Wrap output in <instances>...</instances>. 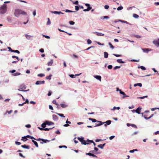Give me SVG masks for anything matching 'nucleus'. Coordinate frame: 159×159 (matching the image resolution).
<instances>
[{
    "label": "nucleus",
    "instance_id": "f257e3e1",
    "mask_svg": "<svg viewBox=\"0 0 159 159\" xmlns=\"http://www.w3.org/2000/svg\"><path fill=\"white\" fill-rule=\"evenodd\" d=\"M14 14L16 16L18 17L20 14L26 15V13L19 9H17L15 10Z\"/></svg>",
    "mask_w": 159,
    "mask_h": 159
},
{
    "label": "nucleus",
    "instance_id": "f03ea898",
    "mask_svg": "<svg viewBox=\"0 0 159 159\" xmlns=\"http://www.w3.org/2000/svg\"><path fill=\"white\" fill-rule=\"evenodd\" d=\"M7 5L4 4L0 7V13L1 14H4L7 11Z\"/></svg>",
    "mask_w": 159,
    "mask_h": 159
},
{
    "label": "nucleus",
    "instance_id": "7ed1b4c3",
    "mask_svg": "<svg viewBox=\"0 0 159 159\" xmlns=\"http://www.w3.org/2000/svg\"><path fill=\"white\" fill-rule=\"evenodd\" d=\"M153 43L157 47H159V39L154 40Z\"/></svg>",
    "mask_w": 159,
    "mask_h": 159
},
{
    "label": "nucleus",
    "instance_id": "20e7f679",
    "mask_svg": "<svg viewBox=\"0 0 159 159\" xmlns=\"http://www.w3.org/2000/svg\"><path fill=\"white\" fill-rule=\"evenodd\" d=\"M97 122L95 124V126H100L103 124V123H102L101 121L97 120Z\"/></svg>",
    "mask_w": 159,
    "mask_h": 159
},
{
    "label": "nucleus",
    "instance_id": "39448f33",
    "mask_svg": "<svg viewBox=\"0 0 159 159\" xmlns=\"http://www.w3.org/2000/svg\"><path fill=\"white\" fill-rule=\"evenodd\" d=\"M19 88L21 89H25L26 86L25 84H23L20 86Z\"/></svg>",
    "mask_w": 159,
    "mask_h": 159
},
{
    "label": "nucleus",
    "instance_id": "423d86ee",
    "mask_svg": "<svg viewBox=\"0 0 159 159\" xmlns=\"http://www.w3.org/2000/svg\"><path fill=\"white\" fill-rule=\"evenodd\" d=\"M45 83L44 81H37L35 83V84L37 85L40 84H43Z\"/></svg>",
    "mask_w": 159,
    "mask_h": 159
},
{
    "label": "nucleus",
    "instance_id": "0eeeda50",
    "mask_svg": "<svg viewBox=\"0 0 159 159\" xmlns=\"http://www.w3.org/2000/svg\"><path fill=\"white\" fill-rule=\"evenodd\" d=\"M142 108H140V107H139L136 110H134L133 111H135L136 113L139 114H140V111L141 110Z\"/></svg>",
    "mask_w": 159,
    "mask_h": 159
},
{
    "label": "nucleus",
    "instance_id": "6e6552de",
    "mask_svg": "<svg viewBox=\"0 0 159 159\" xmlns=\"http://www.w3.org/2000/svg\"><path fill=\"white\" fill-rule=\"evenodd\" d=\"M127 126H128V127L130 126H131L134 127L135 128H137V126H136V125H135L134 124L127 123Z\"/></svg>",
    "mask_w": 159,
    "mask_h": 159
},
{
    "label": "nucleus",
    "instance_id": "1a4fd4ad",
    "mask_svg": "<svg viewBox=\"0 0 159 159\" xmlns=\"http://www.w3.org/2000/svg\"><path fill=\"white\" fill-rule=\"evenodd\" d=\"M86 154L89 155V156H92L93 157H94L96 158H97V157L95 155H94V154L91 153L90 152H89L88 153H87Z\"/></svg>",
    "mask_w": 159,
    "mask_h": 159
},
{
    "label": "nucleus",
    "instance_id": "9d476101",
    "mask_svg": "<svg viewBox=\"0 0 159 159\" xmlns=\"http://www.w3.org/2000/svg\"><path fill=\"white\" fill-rule=\"evenodd\" d=\"M52 13H54L55 14H59V15L60 14H63L61 11H52Z\"/></svg>",
    "mask_w": 159,
    "mask_h": 159
},
{
    "label": "nucleus",
    "instance_id": "9b49d317",
    "mask_svg": "<svg viewBox=\"0 0 159 159\" xmlns=\"http://www.w3.org/2000/svg\"><path fill=\"white\" fill-rule=\"evenodd\" d=\"M21 147L22 148H26V149H29L30 148V146H29L26 145H25V144L24 145H21Z\"/></svg>",
    "mask_w": 159,
    "mask_h": 159
},
{
    "label": "nucleus",
    "instance_id": "f8f14e48",
    "mask_svg": "<svg viewBox=\"0 0 159 159\" xmlns=\"http://www.w3.org/2000/svg\"><path fill=\"white\" fill-rule=\"evenodd\" d=\"M93 33H96L97 34V36H104V34H102V33H98V32H93Z\"/></svg>",
    "mask_w": 159,
    "mask_h": 159
},
{
    "label": "nucleus",
    "instance_id": "ddd939ff",
    "mask_svg": "<svg viewBox=\"0 0 159 159\" xmlns=\"http://www.w3.org/2000/svg\"><path fill=\"white\" fill-rule=\"evenodd\" d=\"M153 116V114H152L151 115V116H150L149 117H147V115H145L144 116V118L145 119H147V120H148V119H149L150 118H151L152 117V116Z\"/></svg>",
    "mask_w": 159,
    "mask_h": 159
},
{
    "label": "nucleus",
    "instance_id": "4468645a",
    "mask_svg": "<svg viewBox=\"0 0 159 159\" xmlns=\"http://www.w3.org/2000/svg\"><path fill=\"white\" fill-rule=\"evenodd\" d=\"M53 61L52 60H51L48 63V65L49 66H51L53 64Z\"/></svg>",
    "mask_w": 159,
    "mask_h": 159
},
{
    "label": "nucleus",
    "instance_id": "2eb2a0df",
    "mask_svg": "<svg viewBox=\"0 0 159 159\" xmlns=\"http://www.w3.org/2000/svg\"><path fill=\"white\" fill-rule=\"evenodd\" d=\"M52 117H53V119L54 120H56L58 119V116L56 115H53Z\"/></svg>",
    "mask_w": 159,
    "mask_h": 159
},
{
    "label": "nucleus",
    "instance_id": "dca6fc26",
    "mask_svg": "<svg viewBox=\"0 0 159 159\" xmlns=\"http://www.w3.org/2000/svg\"><path fill=\"white\" fill-rule=\"evenodd\" d=\"M60 105L61 107L63 108H66L68 106L67 105L64 103L61 104Z\"/></svg>",
    "mask_w": 159,
    "mask_h": 159
},
{
    "label": "nucleus",
    "instance_id": "f3484780",
    "mask_svg": "<svg viewBox=\"0 0 159 159\" xmlns=\"http://www.w3.org/2000/svg\"><path fill=\"white\" fill-rule=\"evenodd\" d=\"M142 49L144 52H148L150 51L148 48H142Z\"/></svg>",
    "mask_w": 159,
    "mask_h": 159
},
{
    "label": "nucleus",
    "instance_id": "a211bd4d",
    "mask_svg": "<svg viewBox=\"0 0 159 159\" xmlns=\"http://www.w3.org/2000/svg\"><path fill=\"white\" fill-rule=\"evenodd\" d=\"M116 61L117 62L120 63H125V62L124 61H122V59H117L116 60Z\"/></svg>",
    "mask_w": 159,
    "mask_h": 159
},
{
    "label": "nucleus",
    "instance_id": "6ab92c4d",
    "mask_svg": "<svg viewBox=\"0 0 159 159\" xmlns=\"http://www.w3.org/2000/svg\"><path fill=\"white\" fill-rule=\"evenodd\" d=\"M95 78H96L98 80H99L100 81L101 80V77L99 75H96L94 76Z\"/></svg>",
    "mask_w": 159,
    "mask_h": 159
},
{
    "label": "nucleus",
    "instance_id": "aec40b11",
    "mask_svg": "<svg viewBox=\"0 0 159 159\" xmlns=\"http://www.w3.org/2000/svg\"><path fill=\"white\" fill-rule=\"evenodd\" d=\"M111 120H108L107 121L105 122H103L102 123H103V124H105V123H106V124H107V125H110V124H111Z\"/></svg>",
    "mask_w": 159,
    "mask_h": 159
},
{
    "label": "nucleus",
    "instance_id": "412c9836",
    "mask_svg": "<svg viewBox=\"0 0 159 159\" xmlns=\"http://www.w3.org/2000/svg\"><path fill=\"white\" fill-rule=\"evenodd\" d=\"M32 142L34 143L35 146L36 147H38L39 146L38 144V143L36 141H35L34 140H32Z\"/></svg>",
    "mask_w": 159,
    "mask_h": 159
},
{
    "label": "nucleus",
    "instance_id": "4be33fe9",
    "mask_svg": "<svg viewBox=\"0 0 159 159\" xmlns=\"http://www.w3.org/2000/svg\"><path fill=\"white\" fill-rule=\"evenodd\" d=\"M47 125H53L54 124V123L52 122H49L48 121H46Z\"/></svg>",
    "mask_w": 159,
    "mask_h": 159
},
{
    "label": "nucleus",
    "instance_id": "5701e85b",
    "mask_svg": "<svg viewBox=\"0 0 159 159\" xmlns=\"http://www.w3.org/2000/svg\"><path fill=\"white\" fill-rule=\"evenodd\" d=\"M92 7H88L87 9H85L83 10V11H89L90 10L92 9Z\"/></svg>",
    "mask_w": 159,
    "mask_h": 159
},
{
    "label": "nucleus",
    "instance_id": "b1692460",
    "mask_svg": "<svg viewBox=\"0 0 159 159\" xmlns=\"http://www.w3.org/2000/svg\"><path fill=\"white\" fill-rule=\"evenodd\" d=\"M27 140V139L26 136L22 137V139H21V140H22L24 142H25V141H26Z\"/></svg>",
    "mask_w": 159,
    "mask_h": 159
},
{
    "label": "nucleus",
    "instance_id": "393cba45",
    "mask_svg": "<svg viewBox=\"0 0 159 159\" xmlns=\"http://www.w3.org/2000/svg\"><path fill=\"white\" fill-rule=\"evenodd\" d=\"M81 143L83 144L84 145H86V144H89V143H87L85 140H84V139L82 141V142Z\"/></svg>",
    "mask_w": 159,
    "mask_h": 159
},
{
    "label": "nucleus",
    "instance_id": "a878e982",
    "mask_svg": "<svg viewBox=\"0 0 159 159\" xmlns=\"http://www.w3.org/2000/svg\"><path fill=\"white\" fill-rule=\"evenodd\" d=\"M46 122H45L42 124L41 126L43 127V128H44L46 127Z\"/></svg>",
    "mask_w": 159,
    "mask_h": 159
},
{
    "label": "nucleus",
    "instance_id": "bb28decb",
    "mask_svg": "<svg viewBox=\"0 0 159 159\" xmlns=\"http://www.w3.org/2000/svg\"><path fill=\"white\" fill-rule=\"evenodd\" d=\"M137 86H139V87H141L142 86V84L141 83H137V84H135L134 85V87H136Z\"/></svg>",
    "mask_w": 159,
    "mask_h": 159
},
{
    "label": "nucleus",
    "instance_id": "cd10ccee",
    "mask_svg": "<svg viewBox=\"0 0 159 159\" xmlns=\"http://www.w3.org/2000/svg\"><path fill=\"white\" fill-rule=\"evenodd\" d=\"M89 120L92 121L93 122H95L97 121V120L95 119H94L89 118Z\"/></svg>",
    "mask_w": 159,
    "mask_h": 159
},
{
    "label": "nucleus",
    "instance_id": "c85d7f7f",
    "mask_svg": "<svg viewBox=\"0 0 159 159\" xmlns=\"http://www.w3.org/2000/svg\"><path fill=\"white\" fill-rule=\"evenodd\" d=\"M25 36L26 39H30L31 38V37H32L31 36L28 35L27 34H25Z\"/></svg>",
    "mask_w": 159,
    "mask_h": 159
},
{
    "label": "nucleus",
    "instance_id": "c756f323",
    "mask_svg": "<svg viewBox=\"0 0 159 159\" xmlns=\"http://www.w3.org/2000/svg\"><path fill=\"white\" fill-rule=\"evenodd\" d=\"M108 53L107 52H104V57L105 58H107L108 57Z\"/></svg>",
    "mask_w": 159,
    "mask_h": 159
},
{
    "label": "nucleus",
    "instance_id": "7c9ffc66",
    "mask_svg": "<svg viewBox=\"0 0 159 159\" xmlns=\"http://www.w3.org/2000/svg\"><path fill=\"white\" fill-rule=\"evenodd\" d=\"M138 68H140L142 70H146V69L145 67L143 66H140Z\"/></svg>",
    "mask_w": 159,
    "mask_h": 159
},
{
    "label": "nucleus",
    "instance_id": "2f4dec72",
    "mask_svg": "<svg viewBox=\"0 0 159 159\" xmlns=\"http://www.w3.org/2000/svg\"><path fill=\"white\" fill-rule=\"evenodd\" d=\"M78 139L81 143L82 141L84 139V138L83 137H78Z\"/></svg>",
    "mask_w": 159,
    "mask_h": 159
},
{
    "label": "nucleus",
    "instance_id": "473e14b6",
    "mask_svg": "<svg viewBox=\"0 0 159 159\" xmlns=\"http://www.w3.org/2000/svg\"><path fill=\"white\" fill-rule=\"evenodd\" d=\"M52 76V75H49V76H47L46 78L47 79H48V80H51V77Z\"/></svg>",
    "mask_w": 159,
    "mask_h": 159
},
{
    "label": "nucleus",
    "instance_id": "72a5a7b5",
    "mask_svg": "<svg viewBox=\"0 0 159 159\" xmlns=\"http://www.w3.org/2000/svg\"><path fill=\"white\" fill-rule=\"evenodd\" d=\"M65 11L66 12H75V11H73L71 10H70L68 9H66Z\"/></svg>",
    "mask_w": 159,
    "mask_h": 159
},
{
    "label": "nucleus",
    "instance_id": "f704fd0d",
    "mask_svg": "<svg viewBox=\"0 0 159 159\" xmlns=\"http://www.w3.org/2000/svg\"><path fill=\"white\" fill-rule=\"evenodd\" d=\"M133 16L136 18H138L139 17V15L136 14H133Z\"/></svg>",
    "mask_w": 159,
    "mask_h": 159
},
{
    "label": "nucleus",
    "instance_id": "c9c22d12",
    "mask_svg": "<svg viewBox=\"0 0 159 159\" xmlns=\"http://www.w3.org/2000/svg\"><path fill=\"white\" fill-rule=\"evenodd\" d=\"M87 141L90 142V143H93V144L94 146L96 145L95 143L93 140H89V139H87Z\"/></svg>",
    "mask_w": 159,
    "mask_h": 159
},
{
    "label": "nucleus",
    "instance_id": "e433bc0d",
    "mask_svg": "<svg viewBox=\"0 0 159 159\" xmlns=\"http://www.w3.org/2000/svg\"><path fill=\"white\" fill-rule=\"evenodd\" d=\"M11 52H16V53H17L18 54H19L20 53V52H19V51L18 50H11Z\"/></svg>",
    "mask_w": 159,
    "mask_h": 159
},
{
    "label": "nucleus",
    "instance_id": "4c0bfd02",
    "mask_svg": "<svg viewBox=\"0 0 159 159\" xmlns=\"http://www.w3.org/2000/svg\"><path fill=\"white\" fill-rule=\"evenodd\" d=\"M20 75V73L19 72H16L13 74V75L14 76H16L18 75Z\"/></svg>",
    "mask_w": 159,
    "mask_h": 159
},
{
    "label": "nucleus",
    "instance_id": "58836bf2",
    "mask_svg": "<svg viewBox=\"0 0 159 159\" xmlns=\"http://www.w3.org/2000/svg\"><path fill=\"white\" fill-rule=\"evenodd\" d=\"M52 103H53V104H55V105H57V107L58 108L59 107H58V104L56 102V100H53V101H52Z\"/></svg>",
    "mask_w": 159,
    "mask_h": 159
},
{
    "label": "nucleus",
    "instance_id": "ea45409f",
    "mask_svg": "<svg viewBox=\"0 0 159 159\" xmlns=\"http://www.w3.org/2000/svg\"><path fill=\"white\" fill-rule=\"evenodd\" d=\"M108 44L111 48L112 49L114 48V47L113 46V45L111 44V43L109 42Z\"/></svg>",
    "mask_w": 159,
    "mask_h": 159
},
{
    "label": "nucleus",
    "instance_id": "a19ab883",
    "mask_svg": "<svg viewBox=\"0 0 159 159\" xmlns=\"http://www.w3.org/2000/svg\"><path fill=\"white\" fill-rule=\"evenodd\" d=\"M43 142L44 143H46L47 142H49L50 141L49 140H47V139H42V140Z\"/></svg>",
    "mask_w": 159,
    "mask_h": 159
},
{
    "label": "nucleus",
    "instance_id": "79ce46f5",
    "mask_svg": "<svg viewBox=\"0 0 159 159\" xmlns=\"http://www.w3.org/2000/svg\"><path fill=\"white\" fill-rule=\"evenodd\" d=\"M119 109H120V107H113V108L112 109V110H115L116 109L119 110Z\"/></svg>",
    "mask_w": 159,
    "mask_h": 159
},
{
    "label": "nucleus",
    "instance_id": "37998d69",
    "mask_svg": "<svg viewBox=\"0 0 159 159\" xmlns=\"http://www.w3.org/2000/svg\"><path fill=\"white\" fill-rule=\"evenodd\" d=\"M38 76L39 77H42L44 76H45V75L44 74H39L38 75Z\"/></svg>",
    "mask_w": 159,
    "mask_h": 159
},
{
    "label": "nucleus",
    "instance_id": "c03bdc74",
    "mask_svg": "<svg viewBox=\"0 0 159 159\" xmlns=\"http://www.w3.org/2000/svg\"><path fill=\"white\" fill-rule=\"evenodd\" d=\"M119 91H120V94H122L124 95H125V93L124 92L122 91L120 89H119Z\"/></svg>",
    "mask_w": 159,
    "mask_h": 159
},
{
    "label": "nucleus",
    "instance_id": "a18cd8bd",
    "mask_svg": "<svg viewBox=\"0 0 159 159\" xmlns=\"http://www.w3.org/2000/svg\"><path fill=\"white\" fill-rule=\"evenodd\" d=\"M57 114L61 117H65V116H64V115L62 114H60V113H57Z\"/></svg>",
    "mask_w": 159,
    "mask_h": 159
},
{
    "label": "nucleus",
    "instance_id": "49530a36",
    "mask_svg": "<svg viewBox=\"0 0 159 159\" xmlns=\"http://www.w3.org/2000/svg\"><path fill=\"white\" fill-rule=\"evenodd\" d=\"M138 151V150L137 149H133L132 150H130L129 152L130 153H133V152H134L135 151Z\"/></svg>",
    "mask_w": 159,
    "mask_h": 159
},
{
    "label": "nucleus",
    "instance_id": "de8ad7c7",
    "mask_svg": "<svg viewBox=\"0 0 159 159\" xmlns=\"http://www.w3.org/2000/svg\"><path fill=\"white\" fill-rule=\"evenodd\" d=\"M12 57L13 58H16L17 60L18 61H19V58L17 56H12Z\"/></svg>",
    "mask_w": 159,
    "mask_h": 159
},
{
    "label": "nucleus",
    "instance_id": "09e8293b",
    "mask_svg": "<svg viewBox=\"0 0 159 159\" xmlns=\"http://www.w3.org/2000/svg\"><path fill=\"white\" fill-rule=\"evenodd\" d=\"M123 9V7H122V6H120V7H118L117 8V10L118 11H119V10H121Z\"/></svg>",
    "mask_w": 159,
    "mask_h": 159
},
{
    "label": "nucleus",
    "instance_id": "8fccbe9b",
    "mask_svg": "<svg viewBox=\"0 0 159 159\" xmlns=\"http://www.w3.org/2000/svg\"><path fill=\"white\" fill-rule=\"evenodd\" d=\"M53 127H52V128H44L43 129V130H45V131H48L50 129H52Z\"/></svg>",
    "mask_w": 159,
    "mask_h": 159
},
{
    "label": "nucleus",
    "instance_id": "3c124183",
    "mask_svg": "<svg viewBox=\"0 0 159 159\" xmlns=\"http://www.w3.org/2000/svg\"><path fill=\"white\" fill-rule=\"evenodd\" d=\"M109 18V17L107 16H105L102 17L101 18L102 19H108Z\"/></svg>",
    "mask_w": 159,
    "mask_h": 159
},
{
    "label": "nucleus",
    "instance_id": "603ef678",
    "mask_svg": "<svg viewBox=\"0 0 159 159\" xmlns=\"http://www.w3.org/2000/svg\"><path fill=\"white\" fill-rule=\"evenodd\" d=\"M48 21H47V24L48 25H49L51 24V22L50 21V19L49 18H48Z\"/></svg>",
    "mask_w": 159,
    "mask_h": 159
},
{
    "label": "nucleus",
    "instance_id": "864d4df0",
    "mask_svg": "<svg viewBox=\"0 0 159 159\" xmlns=\"http://www.w3.org/2000/svg\"><path fill=\"white\" fill-rule=\"evenodd\" d=\"M69 23L70 25H73L75 24V22L72 21H69Z\"/></svg>",
    "mask_w": 159,
    "mask_h": 159
},
{
    "label": "nucleus",
    "instance_id": "5fc2aeb1",
    "mask_svg": "<svg viewBox=\"0 0 159 159\" xmlns=\"http://www.w3.org/2000/svg\"><path fill=\"white\" fill-rule=\"evenodd\" d=\"M69 76L72 78H75V75L71 74Z\"/></svg>",
    "mask_w": 159,
    "mask_h": 159
},
{
    "label": "nucleus",
    "instance_id": "6e6d98bb",
    "mask_svg": "<svg viewBox=\"0 0 159 159\" xmlns=\"http://www.w3.org/2000/svg\"><path fill=\"white\" fill-rule=\"evenodd\" d=\"M120 66H116L114 68V70H116L117 69L120 68Z\"/></svg>",
    "mask_w": 159,
    "mask_h": 159
},
{
    "label": "nucleus",
    "instance_id": "4d7b16f0",
    "mask_svg": "<svg viewBox=\"0 0 159 159\" xmlns=\"http://www.w3.org/2000/svg\"><path fill=\"white\" fill-rule=\"evenodd\" d=\"M59 148H67V147L66 146H60L59 147Z\"/></svg>",
    "mask_w": 159,
    "mask_h": 159
},
{
    "label": "nucleus",
    "instance_id": "13d9d810",
    "mask_svg": "<svg viewBox=\"0 0 159 159\" xmlns=\"http://www.w3.org/2000/svg\"><path fill=\"white\" fill-rule=\"evenodd\" d=\"M87 42L88 44H91L92 43V41L89 39L87 40Z\"/></svg>",
    "mask_w": 159,
    "mask_h": 159
},
{
    "label": "nucleus",
    "instance_id": "bf43d9fd",
    "mask_svg": "<svg viewBox=\"0 0 159 159\" xmlns=\"http://www.w3.org/2000/svg\"><path fill=\"white\" fill-rule=\"evenodd\" d=\"M113 55H114L115 56H116V57H120L121 56V55H119V54H113Z\"/></svg>",
    "mask_w": 159,
    "mask_h": 159
},
{
    "label": "nucleus",
    "instance_id": "052dcab7",
    "mask_svg": "<svg viewBox=\"0 0 159 159\" xmlns=\"http://www.w3.org/2000/svg\"><path fill=\"white\" fill-rule=\"evenodd\" d=\"M104 8L105 9H108L109 8V6L108 5H106L104 6Z\"/></svg>",
    "mask_w": 159,
    "mask_h": 159
},
{
    "label": "nucleus",
    "instance_id": "680f3d73",
    "mask_svg": "<svg viewBox=\"0 0 159 159\" xmlns=\"http://www.w3.org/2000/svg\"><path fill=\"white\" fill-rule=\"evenodd\" d=\"M79 8L78 6H75V9L76 11L79 10Z\"/></svg>",
    "mask_w": 159,
    "mask_h": 159
},
{
    "label": "nucleus",
    "instance_id": "e2e57ef3",
    "mask_svg": "<svg viewBox=\"0 0 159 159\" xmlns=\"http://www.w3.org/2000/svg\"><path fill=\"white\" fill-rule=\"evenodd\" d=\"M25 126L27 127V128H30L31 127V126L30 125V124H28V125H25Z\"/></svg>",
    "mask_w": 159,
    "mask_h": 159
},
{
    "label": "nucleus",
    "instance_id": "0e129e2a",
    "mask_svg": "<svg viewBox=\"0 0 159 159\" xmlns=\"http://www.w3.org/2000/svg\"><path fill=\"white\" fill-rule=\"evenodd\" d=\"M98 147L100 148L101 149L103 148L102 146V144H100L98 146Z\"/></svg>",
    "mask_w": 159,
    "mask_h": 159
},
{
    "label": "nucleus",
    "instance_id": "69168bd1",
    "mask_svg": "<svg viewBox=\"0 0 159 159\" xmlns=\"http://www.w3.org/2000/svg\"><path fill=\"white\" fill-rule=\"evenodd\" d=\"M15 143L16 144V145H20L21 144V143H20V142H17V141H16V142H15Z\"/></svg>",
    "mask_w": 159,
    "mask_h": 159
},
{
    "label": "nucleus",
    "instance_id": "338daca9",
    "mask_svg": "<svg viewBox=\"0 0 159 159\" xmlns=\"http://www.w3.org/2000/svg\"><path fill=\"white\" fill-rule=\"evenodd\" d=\"M43 37H45L46 39H49L50 38V37L49 36H47V35H43Z\"/></svg>",
    "mask_w": 159,
    "mask_h": 159
},
{
    "label": "nucleus",
    "instance_id": "774afa93",
    "mask_svg": "<svg viewBox=\"0 0 159 159\" xmlns=\"http://www.w3.org/2000/svg\"><path fill=\"white\" fill-rule=\"evenodd\" d=\"M107 67L109 69H111L112 68V66L111 65H109Z\"/></svg>",
    "mask_w": 159,
    "mask_h": 159
}]
</instances>
